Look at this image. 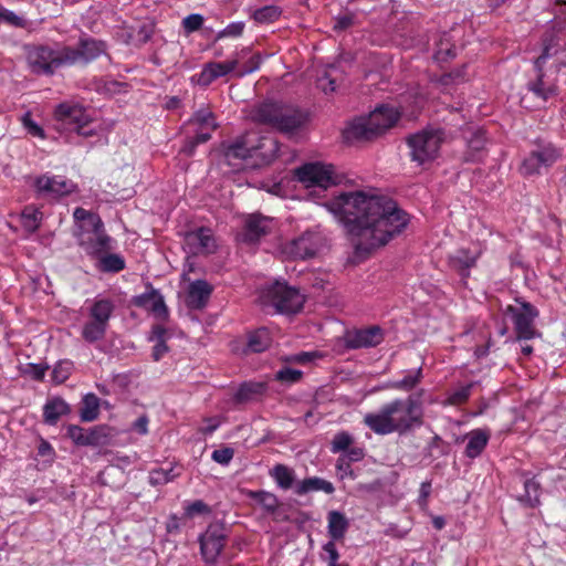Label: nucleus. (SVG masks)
<instances>
[{
  "label": "nucleus",
  "mask_w": 566,
  "mask_h": 566,
  "mask_svg": "<svg viewBox=\"0 0 566 566\" xmlns=\"http://www.w3.org/2000/svg\"><path fill=\"white\" fill-rule=\"evenodd\" d=\"M228 537V531L223 523H211L206 532L200 536V551L206 563L217 562L222 552Z\"/></svg>",
  "instance_id": "obj_15"
},
{
  "label": "nucleus",
  "mask_w": 566,
  "mask_h": 566,
  "mask_svg": "<svg viewBox=\"0 0 566 566\" xmlns=\"http://www.w3.org/2000/svg\"><path fill=\"white\" fill-rule=\"evenodd\" d=\"M490 434L484 430H474L469 436V441L465 447L467 457L473 459L481 454L488 444Z\"/></svg>",
  "instance_id": "obj_29"
},
{
  "label": "nucleus",
  "mask_w": 566,
  "mask_h": 566,
  "mask_svg": "<svg viewBox=\"0 0 566 566\" xmlns=\"http://www.w3.org/2000/svg\"><path fill=\"white\" fill-rule=\"evenodd\" d=\"M421 379L422 368L419 367L418 369L405 376L402 379L389 382L388 387L391 389L410 391L413 388H416V386L421 381Z\"/></svg>",
  "instance_id": "obj_37"
},
{
  "label": "nucleus",
  "mask_w": 566,
  "mask_h": 566,
  "mask_svg": "<svg viewBox=\"0 0 566 566\" xmlns=\"http://www.w3.org/2000/svg\"><path fill=\"white\" fill-rule=\"evenodd\" d=\"M520 306L509 305L506 313L514 322L517 339H532L536 335L534 319L538 315L537 310L528 302L516 300Z\"/></svg>",
  "instance_id": "obj_16"
},
{
  "label": "nucleus",
  "mask_w": 566,
  "mask_h": 566,
  "mask_svg": "<svg viewBox=\"0 0 566 566\" xmlns=\"http://www.w3.org/2000/svg\"><path fill=\"white\" fill-rule=\"evenodd\" d=\"M190 123L198 124L201 127L209 128L210 130H214L217 128L213 114L205 109L196 112L191 117Z\"/></svg>",
  "instance_id": "obj_44"
},
{
  "label": "nucleus",
  "mask_w": 566,
  "mask_h": 566,
  "mask_svg": "<svg viewBox=\"0 0 566 566\" xmlns=\"http://www.w3.org/2000/svg\"><path fill=\"white\" fill-rule=\"evenodd\" d=\"M212 293V286L205 280H197L190 283L186 305L191 310L203 308Z\"/></svg>",
  "instance_id": "obj_22"
},
{
  "label": "nucleus",
  "mask_w": 566,
  "mask_h": 566,
  "mask_svg": "<svg viewBox=\"0 0 566 566\" xmlns=\"http://www.w3.org/2000/svg\"><path fill=\"white\" fill-rule=\"evenodd\" d=\"M552 40L547 42V40L544 41V49L542 51V54L534 61V66L536 71H541L544 69V64L547 59L552 56L551 54V48H552Z\"/></svg>",
  "instance_id": "obj_58"
},
{
  "label": "nucleus",
  "mask_w": 566,
  "mask_h": 566,
  "mask_svg": "<svg viewBox=\"0 0 566 566\" xmlns=\"http://www.w3.org/2000/svg\"><path fill=\"white\" fill-rule=\"evenodd\" d=\"M22 123H23V126L25 127V129L28 130V133L32 136H36V137H41L43 138L44 137V130L42 129V127H40L31 117V115L29 113H27L23 117H22Z\"/></svg>",
  "instance_id": "obj_54"
},
{
  "label": "nucleus",
  "mask_w": 566,
  "mask_h": 566,
  "mask_svg": "<svg viewBox=\"0 0 566 566\" xmlns=\"http://www.w3.org/2000/svg\"><path fill=\"white\" fill-rule=\"evenodd\" d=\"M148 418L147 416H140L134 423L133 429L139 434H146L148 432Z\"/></svg>",
  "instance_id": "obj_64"
},
{
  "label": "nucleus",
  "mask_w": 566,
  "mask_h": 566,
  "mask_svg": "<svg viewBox=\"0 0 566 566\" xmlns=\"http://www.w3.org/2000/svg\"><path fill=\"white\" fill-rule=\"evenodd\" d=\"M203 24V17L198 13H192L187 15L182 20V27L186 31V33H192L195 31H198Z\"/></svg>",
  "instance_id": "obj_48"
},
{
  "label": "nucleus",
  "mask_w": 566,
  "mask_h": 566,
  "mask_svg": "<svg viewBox=\"0 0 566 566\" xmlns=\"http://www.w3.org/2000/svg\"><path fill=\"white\" fill-rule=\"evenodd\" d=\"M107 326L90 318L82 328V337L87 343H95L104 338Z\"/></svg>",
  "instance_id": "obj_34"
},
{
  "label": "nucleus",
  "mask_w": 566,
  "mask_h": 566,
  "mask_svg": "<svg viewBox=\"0 0 566 566\" xmlns=\"http://www.w3.org/2000/svg\"><path fill=\"white\" fill-rule=\"evenodd\" d=\"M271 476L284 490L290 489L294 482V471L284 464H276L271 471Z\"/></svg>",
  "instance_id": "obj_38"
},
{
  "label": "nucleus",
  "mask_w": 566,
  "mask_h": 566,
  "mask_svg": "<svg viewBox=\"0 0 566 566\" xmlns=\"http://www.w3.org/2000/svg\"><path fill=\"white\" fill-rule=\"evenodd\" d=\"M444 140V132L440 128H427L407 138L411 160L424 165L434 160Z\"/></svg>",
  "instance_id": "obj_6"
},
{
  "label": "nucleus",
  "mask_w": 566,
  "mask_h": 566,
  "mask_svg": "<svg viewBox=\"0 0 566 566\" xmlns=\"http://www.w3.org/2000/svg\"><path fill=\"white\" fill-rule=\"evenodd\" d=\"M46 369L48 366H43L41 364H29L25 373L31 375V377L35 380H42Z\"/></svg>",
  "instance_id": "obj_61"
},
{
  "label": "nucleus",
  "mask_w": 566,
  "mask_h": 566,
  "mask_svg": "<svg viewBox=\"0 0 566 566\" xmlns=\"http://www.w3.org/2000/svg\"><path fill=\"white\" fill-rule=\"evenodd\" d=\"M384 340V332L377 326L355 329L345 336V346L349 349L369 348L379 345Z\"/></svg>",
  "instance_id": "obj_19"
},
{
  "label": "nucleus",
  "mask_w": 566,
  "mask_h": 566,
  "mask_svg": "<svg viewBox=\"0 0 566 566\" xmlns=\"http://www.w3.org/2000/svg\"><path fill=\"white\" fill-rule=\"evenodd\" d=\"M354 23L353 14H344L335 18L334 30L343 31L350 28Z\"/></svg>",
  "instance_id": "obj_62"
},
{
  "label": "nucleus",
  "mask_w": 566,
  "mask_h": 566,
  "mask_svg": "<svg viewBox=\"0 0 566 566\" xmlns=\"http://www.w3.org/2000/svg\"><path fill=\"white\" fill-rule=\"evenodd\" d=\"M249 497L255 500L268 513H274L279 507L276 495L266 491H250Z\"/></svg>",
  "instance_id": "obj_40"
},
{
  "label": "nucleus",
  "mask_w": 566,
  "mask_h": 566,
  "mask_svg": "<svg viewBox=\"0 0 566 566\" xmlns=\"http://www.w3.org/2000/svg\"><path fill=\"white\" fill-rule=\"evenodd\" d=\"M302 378V371L284 367L276 373V379L285 382H296Z\"/></svg>",
  "instance_id": "obj_50"
},
{
  "label": "nucleus",
  "mask_w": 566,
  "mask_h": 566,
  "mask_svg": "<svg viewBox=\"0 0 566 566\" xmlns=\"http://www.w3.org/2000/svg\"><path fill=\"white\" fill-rule=\"evenodd\" d=\"M315 357H321L317 352H302L295 355H292L289 360L297 364H306L312 361Z\"/></svg>",
  "instance_id": "obj_60"
},
{
  "label": "nucleus",
  "mask_w": 566,
  "mask_h": 566,
  "mask_svg": "<svg viewBox=\"0 0 566 566\" xmlns=\"http://www.w3.org/2000/svg\"><path fill=\"white\" fill-rule=\"evenodd\" d=\"M422 418L420 405L409 396L407 399H396L384 405L377 412L367 413L364 422L377 434H403L420 427Z\"/></svg>",
  "instance_id": "obj_2"
},
{
  "label": "nucleus",
  "mask_w": 566,
  "mask_h": 566,
  "mask_svg": "<svg viewBox=\"0 0 566 566\" xmlns=\"http://www.w3.org/2000/svg\"><path fill=\"white\" fill-rule=\"evenodd\" d=\"M134 304L138 307L153 312L159 319L165 321L168 318L167 306L165 305L163 296L157 291H151L136 296Z\"/></svg>",
  "instance_id": "obj_23"
},
{
  "label": "nucleus",
  "mask_w": 566,
  "mask_h": 566,
  "mask_svg": "<svg viewBox=\"0 0 566 566\" xmlns=\"http://www.w3.org/2000/svg\"><path fill=\"white\" fill-rule=\"evenodd\" d=\"M262 388V384H243L238 389L235 394V399L238 401L249 400L252 397V395L259 394Z\"/></svg>",
  "instance_id": "obj_46"
},
{
  "label": "nucleus",
  "mask_w": 566,
  "mask_h": 566,
  "mask_svg": "<svg viewBox=\"0 0 566 566\" xmlns=\"http://www.w3.org/2000/svg\"><path fill=\"white\" fill-rule=\"evenodd\" d=\"M244 29L243 22H233L230 23L227 28H224L222 31L218 33V38H224V36H239L242 34Z\"/></svg>",
  "instance_id": "obj_55"
},
{
  "label": "nucleus",
  "mask_w": 566,
  "mask_h": 566,
  "mask_svg": "<svg viewBox=\"0 0 566 566\" xmlns=\"http://www.w3.org/2000/svg\"><path fill=\"white\" fill-rule=\"evenodd\" d=\"M67 437L80 447H104L109 444L114 430L106 424L84 429L76 424L67 427Z\"/></svg>",
  "instance_id": "obj_14"
},
{
  "label": "nucleus",
  "mask_w": 566,
  "mask_h": 566,
  "mask_svg": "<svg viewBox=\"0 0 566 566\" xmlns=\"http://www.w3.org/2000/svg\"><path fill=\"white\" fill-rule=\"evenodd\" d=\"M34 188L41 196L60 198L77 190L76 184L61 176L42 175L35 178Z\"/></svg>",
  "instance_id": "obj_18"
},
{
  "label": "nucleus",
  "mask_w": 566,
  "mask_h": 566,
  "mask_svg": "<svg viewBox=\"0 0 566 566\" xmlns=\"http://www.w3.org/2000/svg\"><path fill=\"white\" fill-rule=\"evenodd\" d=\"M323 247V238L318 233L305 232L293 240L289 247V254L294 259H308L317 254Z\"/></svg>",
  "instance_id": "obj_20"
},
{
  "label": "nucleus",
  "mask_w": 566,
  "mask_h": 566,
  "mask_svg": "<svg viewBox=\"0 0 566 566\" xmlns=\"http://www.w3.org/2000/svg\"><path fill=\"white\" fill-rule=\"evenodd\" d=\"M313 491H323L326 494H332L335 491V488L329 481L318 476L304 479L295 486V493L298 495Z\"/></svg>",
  "instance_id": "obj_25"
},
{
  "label": "nucleus",
  "mask_w": 566,
  "mask_h": 566,
  "mask_svg": "<svg viewBox=\"0 0 566 566\" xmlns=\"http://www.w3.org/2000/svg\"><path fill=\"white\" fill-rule=\"evenodd\" d=\"M317 87L326 94L333 93L336 90L335 80L332 78L327 73H324V75L317 80Z\"/></svg>",
  "instance_id": "obj_57"
},
{
  "label": "nucleus",
  "mask_w": 566,
  "mask_h": 566,
  "mask_svg": "<svg viewBox=\"0 0 566 566\" xmlns=\"http://www.w3.org/2000/svg\"><path fill=\"white\" fill-rule=\"evenodd\" d=\"M472 387L473 384H469L467 386L458 388L449 396V402L452 405H460L464 402L470 397Z\"/></svg>",
  "instance_id": "obj_52"
},
{
  "label": "nucleus",
  "mask_w": 566,
  "mask_h": 566,
  "mask_svg": "<svg viewBox=\"0 0 566 566\" xmlns=\"http://www.w3.org/2000/svg\"><path fill=\"white\" fill-rule=\"evenodd\" d=\"M69 412L70 406L62 398H54L43 407V417L48 424H55L62 416Z\"/></svg>",
  "instance_id": "obj_26"
},
{
  "label": "nucleus",
  "mask_w": 566,
  "mask_h": 566,
  "mask_svg": "<svg viewBox=\"0 0 566 566\" xmlns=\"http://www.w3.org/2000/svg\"><path fill=\"white\" fill-rule=\"evenodd\" d=\"M329 207L347 227L357 252L369 253L386 245L409 222L396 201L374 192H343Z\"/></svg>",
  "instance_id": "obj_1"
},
{
  "label": "nucleus",
  "mask_w": 566,
  "mask_h": 566,
  "mask_svg": "<svg viewBox=\"0 0 566 566\" xmlns=\"http://www.w3.org/2000/svg\"><path fill=\"white\" fill-rule=\"evenodd\" d=\"M476 255L470 254L467 250H458L454 255L450 258L452 268L461 272L463 277L469 275L468 270L475 264Z\"/></svg>",
  "instance_id": "obj_33"
},
{
  "label": "nucleus",
  "mask_w": 566,
  "mask_h": 566,
  "mask_svg": "<svg viewBox=\"0 0 566 566\" xmlns=\"http://www.w3.org/2000/svg\"><path fill=\"white\" fill-rule=\"evenodd\" d=\"M238 59L229 60L226 62H210L207 63L202 71L192 77L200 86L210 85L216 78L224 76L230 72L234 71L238 66Z\"/></svg>",
  "instance_id": "obj_21"
},
{
  "label": "nucleus",
  "mask_w": 566,
  "mask_h": 566,
  "mask_svg": "<svg viewBox=\"0 0 566 566\" xmlns=\"http://www.w3.org/2000/svg\"><path fill=\"white\" fill-rule=\"evenodd\" d=\"M400 113L391 106H379L366 117L353 120L343 132L344 139L354 144L369 142L382 135L399 119Z\"/></svg>",
  "instance_id": "obj_5"
},
{
  "label": "nucleus",
  "mask_w": 566,
  "mask_h": 566,
  "mask_svg": "<svg viewBox=\"0 0 566 566\" xmlns=\"http://www.w3.org/2000/svg\"><path fill=\"white\" fill-rule=\"evenodd\" d=\"M66 65L88 64L106 52V44L93 38H81L76 46H63Z\"/></svg>",
  "instance_id": "obj_13"
},
{
  "label": "nucleus",
  "mask_w": 566,
  "mask_h": 566,
  "mask_svg": "<svg viewBox=\"0 0 566 566\" xmlns=\"http://www.w3.org/2000/svg\"><path fill=\"white\" fill-rule=\"evenodd\" d=\"M56 122L65 129L74 130L82 136H92L93 129H86L92 118L86 109L78 104L61 103L54 112Z\"/></svg>",
  "instance_id": "obj_10"
},
{
  "label": "nucleus",
  "mask_w": 566,
  "mask_h": 566,
  "mask_svg": "<svg viewBox=\"0 0 566 566\" xmlns=\"http://www.w3.org/2000/svg\"><path fill=\"white\" fill-rule=\"evenodd\" d=\"M272 344L271 333L268 328L261 327L249 332L245 338H237L231 342V350L235 355L247 356L265 352Z\"/></svg>",
  "instance_id": "obj_17"
},
{
  "label": "nucleus",
  "mask_w": 566,
  "mask_h": 566,
  "mask_svg": "<svg viewBox=\"0 0 566 566\" xmlns=\"http://www.w3.org/2000/svg\"><path fill=\"white\" fill-rule=\"evenodd\" d=\"M525 493L520 497V501L530 507H535L539 504V483L532 479L523 481Z\"/></svg>",
  "instance_id": "obj_36"
},
{
  "label": "nucleus",
  "mask_w": 566,
  "mask_h": 566,
  "mask_svg": "<svg viewBox=\"0 0 566 566\" xmlns=\"http://www.w3.org/2000/svg\"><path fill=\"white\" fill-rule=\"evenodd\" d=\"M234 450L230 447H224L222 449L214 450L212 452V460L219 464L227 465L233 459Z\"/></svg>",
  "instance_id": "obj_51"
},
{
  "label": "nucleus",
  "mask_w": 566,
  "mask_h": 566,
  "mask_svg": "<svg viewBox=\"0 0 566 566\" xmlns=\"http://www.w3.org/2000/svg\"><path fill=\"white\" fill-rule=\"evenodd\" d=\"M279 153V143L273 138L262 137L258 145L249 146V142L238 140L226 149V157L231 159L259 158L262 163L255 165L270 164Z\"/></svg>",
  "instance_id": "obj_8"
},
{
  "label": "nucleus",
  "mask_w": 566,
  "mask_h": 566,
  "mask_svg": "<svg viewBox=\"0 0 566 566\" xmlns=\"http://www.w3.org/2000/svg\"><path fill=\"white\" fill-rule=\"evenodd\" d=\"M155 32V24L151 21L144 22L138 27L136 39L140 44L147 43Z\"/></svg>",
  "instance_id": "obj_49"
},
{
  "label": "nucleus",
  "mask_w": 566,
  "mask_h": 566,
  "mask_svg": "<svg viewBox=\"0 0 566 566\" xmlns=\"http://www.w3.org/2000/svg\"><path fill=\"white\" fill-rule=\"evenodd\" d=\"M350 463L346 458H344L343 455H340L337 461H336V469L338 472L342 473V478L344 475H350L353 476L354 475V472L350 468Z\"/></svg>",
  "instance_id": "obj_63"
},
{
  "label": "nucleus",
  "mask_w": 566,
  "mask_h": 566,
  "mask_svg": "<svg viewBox=\"0 0 566 566\" xmlns=\"http://www.w3.org/2000/svg\"><path fill=\"white\" fill-rule=\"evenodd\" d=\"M98 259V268L103 272H119L125 268L124 259L118 254L103 253Z\"/></svg>",
  "instance_id": "obj_39"
},
{
  "label": "nucleus",
  "mask_w": 566,
  "mask_h": 566,
  "mask_svg": "<svg viewBox=\"0 0 566 566\" xmlns=\"http://www.w3.org/2000/svg\"><path fill=\"white\" fill-rule=\"evenodd\" d=\"M189 239L197 242L202 252L211 253L216 250L214 238L207 228H200L198 231L190 233Z\"/></svg>",
  "instance_id": "obj_35"
},
{
  "label": "nucleus",
  "mask_w": 566,
  "mask_h": 566,
  "mask_svg": "<svg viewBox=\"0 0 566 566\" xmlns=\"http://www.w3.org/2000/svg\"><path fill=\"white\" fill-rule=\"evenodd\" d=\"M99 398L94 394H87L83 397L82 408L80 412L81 420L91 422L98 418Z\"/></svg>",
  "instance_id": "obj_30"
},
{
  "label": "nucleus",
  "mask_w": 566,
  "mask_h": 566,
  "mask_svg": "<svg viewBox=\"0 0 566 566\" xmlns=\"http://www.w3.org/2000/svg\"><path fill=\"white\" fill-rule=\"evenodd\" d=\"M328 534L333 541L342 539L349 526L346 516L338 511H331L328 513Z\"/></svg>",
  "instance_id": "obj_27"
},
{
  "label": "nucleus",
  "mask_w": 566,
  "mask_h": 566,
  "mask_svg": "<svg viewBox=\"0 0 566 566\" xmlns=\"http://www.w3.org/2000/svg\"><path fill=\"white\" fill-rule=\"evenodd\" d=\"M465 139L469 149V156L467 157V160H478L486 143L484 132L481 129L470 132V136H467Z\"/></svg>",
  "instance_id": "obj_32"
},
{
  "label": "nucleus",
  "mask_w": 566,
  "mask_h": 566,
  "mask_svg": "<svg viewBox=\"0 0 566 566\" xmlns=\"http://www.w3.org/2000/svg\"><path fill=\"white\" fill-rule=\"evenodd\" d=\"M349 462H358L364 459L365 450L361 447L352 446L344 454Z\"/></svg>",
  "instance_id": "obj_59"
},
{
  "label": "nucleus",
  "mask_w": 566,
  "mask_h": 566,
  "mask_svg": "<svg viewBox=\"0 0 566 566\" xmlns=\"http://www.w3.org/2000/svg\"><path fill=\"white\" fill-rule=\"evenodd\" d=\"M41 219L42 212L35 208L27 207L22 212L23 227L30 232L39 229Z\"/></svg>",
  "instance_id": "obj_42"
},
{
  "label": "nucleus",
  "mask_w": 566,
  "mask_h": 566,
  "mask_svg": "<svg viewBox=\"0 0 566 566\" xmlns=\"http://www.w3.org/2000/svg\"><path fill=\"white\" fill-rule=\"evenodd\" d=\"M282 10L277 6H264L253 12V19L259 23H271L280 18Z\"/></svg>",
  "instance_id": "obj_41"
},
{
  "label": "nucleus",
  "mask_w": 566,
  "mask_h": 566,
  "mask_svg": "<svg viewBox=\"0 0 566 566\" xmlns=\"http://www.w3.org/2000/svg\"><path fill=\"white\" fill-rule=\"evenodd\" d=\"M354 442V438L347 431L336 433L331 442V451L333 453L346 452Z\"/></svg>",
  "instance_id": "obj_43"
},
{
  "label": "nucleus",
  "mask_w": 566,
  "mask_h": 566,
  "mask_svg": "<svg viewBox=\"0 0 566 566\" xmlns=\"http://www.w3.org/2000/svg\"><path fill=\"white\" fill-rule=\"evenodd\" d=\"M73 365L71 361H60L55 365L52 371L53 380L56 384L64 382L71 375Z\"/></svg>",
  "instance_id": "obj_45"
},
{
  "label": "nucleus",
  "mask_w": 566,
  "mask_h": 566,
  "mask_svg": "<svg viewBox=\"0 0 566 566\" xmlns=\"http://www.w3.org/2000/svg\"><path fill=\"white\" fill-rule=\"evenodd\" d=\"M211 509L202 500H196L185 507V516L192 518L196 515L209 514Z\"/></svg>",
  "instance_id": "obj_47"
},
{
  "label": "nucleus",
  "mask_w": 566,
  "mask_h": 566,
  "mask_svg": "<svg viewBox=\"0 0 566 566\" xmlns=\"http://www.w3.org/2000/svg\"><path fill=\"white\" fill-rule=\"evenodd\" d=\"M73 217L76 222L74 235L86 254L95 258L111 250V237L98 214L77 207Z\"/></svg>",
  "instance_id": "obj_4"
},
{
  "label": "nucleus",
  "mask_w": 566,
  "mask_h": 566,
  "mask_svg": "<svg viewBox=\"0 0 566 566\" xmlns=\"http://www.w3.org/2000/svg\"><path fill=\"white\" fill-rule=\"evenodd\" d=\"M560 157L559 150L551 143L536 142L535 147L524 158L521 172L524 176L541 175Z\"/></svg>",
  "instance_id": "obj_9"
},
{
  "label": "nucleus",
  "mask_w": 566,
  "mask_h": 566,
  "mask_svg": "<svg viewBox=\"0 0 566 566\" xmlns=\"http://www.w3.org/2000/svg\"><path fill=\"white\" fill-rule=\"evenodd\" d=\"M537 77L535 81L528 83V90L533 92L537 97L543 101H547L549 97L556 95L557 87L555 85H546L544 82V70L536 71Z\"/></svg>",
  "instance_id": "obj_31"
},
{
  "label": "nucleus",
  "mask_w": 566,
  "mask_h": 566,
  "mask_svg": "<svg viewBox=\"0 0 566 566\" xmlns=\"http://www.w3.org/2000/svg\"><path fill=\"white\" fill-rule=\"evenodd\" d=\"M296 179L304 184L307 188L319 187L327 189L328 187L337 184V176L335 175L332 165H324L321 163H308L295 169Z\"/></svg>",
  "instance_id": "obj_12"
},
{
  "label": "nucleus",
  "mask_w": 566,
  "mask_h": 566,
  "mask_svg": "<svg viewBox=\"0 0 566 566\" xmlns=\"http://www.w3.org/2000/svg\"><path fill=\"white\" fill-rule=\"evenodd\" d=\"M255 123L271 126L289 137L297 134L308 122V114L293 105L266 101L252 112Z\"/></svg>",
  "instance_id": "obj_3"
},
{
  "label": "nucleus",
  "mask_w": 566,
  "mask_h": 566,
  "mask_svg": "<svg viewBox=\"0 0 566 566\" xmlns=\"http://www.w3.org/2000/svg\"><path fill=\"white\" fill-rule=\"evenodd\" d=\"M323 549L327 554L326 560H327L328 566L339 564L338 563L339 554H338V551L336 548L334 541L327 542L323 546Z\"/></svg>",
  "instance_id": "obj_56"
},
{
  "label": "nucleus",
  "mask_w": 566,
  "mask_h": 566,
  "mask_svg": "<svg viewBox=\"0 0 566 566\" xmlns=\"http://www.w3.org/2000/svg\"><path fill=\"white\" fill-rule=\"evenodd\" d=\"M262 298L265 304L272 305L276 312L284 314L298 312L305 301L297 289L282 282H275L264 289Z\"/></svg>",
  "instance_id": "obj_7"
},
{
  "label": "nucleus",
  "mask_w": 566,
  "mask_h": 566,
  "mask_svg": "<svg viewBox=\"0 0 566 566\" xmlns=\"http://www.w3.org/2000/svg\"><path fill=\"white\" fill-rule=\"evenodd\" d=\"M28 64L34 74L52 75L56 69L66 65L63 48L55 51L49 46H34L28 51Z\"/></svg>",
  "instance_id": "obj_11"
},
{
  "label": "nucleus",
  "mask_w": 566,
  "mask_h": 566,
  "mask_svg": "<svg viewBox=\"0 0 566 566\" xmlns=\"http://www.w3.org/2000/svg\"><path fill=\"white\" fill-rule=\"evenodd\" d=\"M270 219L261 214H251L247 218L244 224V241L256 242L262 235L269 231Z\"/></svg>",
  "instance_id": "obj_24"
},
{
  "label": "nucleus",
  "mask_w": 566,
  "mask_h": 566,
  "mask_svg": "<svg viewBox=\"0 0 566 566\" xmlns=\"http://www.w3.org/2000/svg\"><path fill=\"white\" fill-rule=\"evenodd\" d=\"M114 304L109 300H97L90 308L88 316L91 319L108 326V321L113 314Z\"/></svg>",
  "instance_id": "obj_28"
},
{
  "label": "nucleus",
  "mask_w": 566,
  "mask_h": 566,
  "mask_svg": "<svg viewBox=\"0 0 566 566\" xmlns=\"http://www.w3.org/2000/svg\"><path fill=\"white\" fill-rule=\"evenodd\" d=\"M171 479L170 471L164 469H156L149 473V482L154 485L168 483Z\"/></svg>",
  "instance_id": "obj_53"
}]
</instances>
